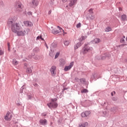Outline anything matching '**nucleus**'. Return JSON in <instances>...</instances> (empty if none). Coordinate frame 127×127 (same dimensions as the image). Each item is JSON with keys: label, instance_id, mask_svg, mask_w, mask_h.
Returning a JSON list of instances; mask_svg holds the SVG:
<instances>
[{"label": "nucleus", "instance_id": "nucleus-1", "mask_svg": "<svg viewBox=\"0 0 127 127\" xmlns=\"http://www.w3.org/2000/svg\"><path fill=\"white\" fill-rule=\"evenodd\" d=\"M22 25H23V24H22V22H14L13 24L11 25V31L12 32H14V33H15Z\"/></svg>", "mask_w": 127, "mask_h": 127}, {"label": "nucleus", "instance_id": "nucleus-2", "mask_svg": "<svg viewBox=\"0 0 127 127\" xmlns=\"http://www.w3.org/2000/svg\"><path fill=\"white\" fill-rule=\"evenodd\" d=\"M16 33L18 36H24L26 34V31L24 29V26L22 25V26L16 31Z\"/></svg>", "mask_w": 127, "mask_h": 127}, {"label": "nucleus", "instance_id": "nucleus-3", "mask_svg": "<svg viewBox=\"0 0 127 127\" xmlns=\"http://www.w3.org/2000/svg\"><path fill=\"white\" fill-rule=\"evenodd\" d=\"M17 20V17L16 16H12L9 18L7 21V24L8 25H11L14 23V22Z\"/></svg>", "mask_w": 127, "mask_h": 127}, {"label": "nucleus", "instance_id": "nucleus-4", "mask_svg": "<svg viewBox=\"0 0 127 127\" xmlns=\"http://www.w3.org/2000/svg\"><path fill=\"white\" fill-rule=\"evenodd\" d=\"M47 106L49 108H53V109H56L58 107L57 103L54 102V100L52 99V102L50 103L47 104Z\"/></svg>", "mask_w": 127, "mask_h": 127}, {"label": "nucleus", "instance_id": "nucleus-5", "mask_svg": "<svg viewBox=\"0 0 127 127\" xmlns=\"http://www.w3.org/2000/svg\"><path fill=\"white\" fill-rule=\"evenodd\" d=\"M22 8V4L21 2L18 1L16 2L15 4V9L17 11H20Z\"/></svg>", "mask_w": 127, "mask_h": 127}, {"label": "nucleus", "instance_id": "nucleus-6", "mask_svg": "<svg viewBox=\"0 0 127 127\" xmlns=\"http://www.w3.org/2000/svg\"><path fill=\"white\" fill-rule=\"evenodd\" d=\"M58 28L59 30L56 29H53L52 31V33L54 34H58V33H60V32H64V30L59 26H58Z\"/></svg>", "mask_w": 127, "mask_h": 127}, {"label": "nucleus", "instance_id": "nucleus-7", "mask_svg": "<svg viewBox=\"0 0 127 127\" xmlns=\"http://www.w3.org/2000/svg\"><path fill=\"white\" fill-rule=\"evenodd\" d=\"M93 50V48L90 47L86 45L83 48V54H86V53H88V52H90Z\"/></svg>", "mask_w": 127, "mask_h": 127}, {"label": "nucleus", "instance_id": "nucleus-8", "mask_svg": "<svg viewBox=\"0 0 127 127\" xmlns=\"http://www.w3.org/2000/svg\"><path fill=\"white\" fill-rule=\"evenodd\" d=\"M11 118H12V115L9 113V112H8L4 117V119L5 121H10L11 120Z\"/></svg>", "mask_w": 127, "mask_h": 127}, {"label": "nucleus", "instance_id": "nucleus-9", "mask_svg": "<svg viewBox=\"0 0 127 127\" xmlns=\"http://www.w3.org/2000/svg\"><path fill=\"white\" fill-rule=\"evenodd\" d=\"M73 65H74V62L70 63L68 66H66L64 67V70L65 71H68V70H70V69H71V68L73 67Z\"/></svg>", "mask_w": 127, "mask_h": 127}, {"label": "nucleus", "instance_id": "nucleus-10", "mask_svg": "<svg viewBox=\"0 0 127 127\" xmlns=\"http://www.w3.org/2000/svg\"><path fill=\"white\" fill-rule=\"evenodd\" d=\"M39 123L42 126H46L47 125V120L46 119H41Z\"/></svg>", "mask_w": 127, "mask_h": 127}, {"label": "nucleus", "instance_id": "nucleus-11", "mask_svg": "<svg viewBox=\"0 0 127 127\" xmlns=\"http://www.w3.org/2000/svg\"><path fill=\"white\" fill-rule=\"evenodd\" d=\"M24 24L26 26L31 27L33 25V24H32V22L29 21H25L24 22Z\"/></svg>", "mask_w": 127, "mask_h": 127}, {"label": "nucleus", "instance_id": "nucleus-12", "mask_svg": "<svg viewBox=\"0 0 127 127\" xmlns=\"http://www.w3.org/2000/svg\"><path fill=\"white\" fill-rule=\"evenodd\" d=\"M77 0H71L69 3V6L72 7L73 5L76 4Z\"/></svg>", "mask_w": 127, "mask_h": 127}, {"label": "nucleus", "instance_id": "nucleus-13", "mask_svg": "<svg viewBox=\"0 0 127 127\" xmlns=\"http://www.w3.org/2000/svg\"><path fill=\"white\" fill-rule=\"evenodd\" d=\"M82 44H83V43H82L81 42H79L77 43L75 45H74L75 50H76V49H78L80 46H82Z\"/></svg>", "mask_w": 127, "mask_h": 127}, {"label": "nucleus", "instance_id": "nucleus-14", "mask_svg": "<svg viewBox=\"0 0 127 127\" xmlns=\"http://www.w3.org/2000/svg\"><path fill=\"white\" fill-rule=\"evenodd\" d=\"M56 70V66H52L51 68V72L52 75H54V74H55Z\"/></svg>", "mask_w": 127, "mask_h": 127}, {"label": "nucleus", "instance_id": "nucleus-15", "mask_svg": "<svg viewBox=\"0 0 127 127\" xmlns=\"http://www.w3.org/2000/svg\"><path fill=\"white\" fill-rule=\"evenodd\" d=\"M32 3L35 6H37L39 4V2H38V0H32Z\"/></svg>", "mask_w": 127, "mask_h": 127}, {"label": "nucleus", "instance_id": "nucleus-16", "mask_svg": "<svg viewBox=\"0 0 127 127\" xmlns=\"http://www.w3.org/2000/svg\"><path fill=\"white\" fill-rule=\"evenodd\" d=\"M60 65H61V66H64V65H65V60H64V59H61L60 60Z\"/></svg>", "mask_w": 127, "mask_h": 127}, {"label": "nucleus", "instance_id": "nucleus-17", "mask_svg": "<svg viewBox=\"0 0 127 127\" xmlns=\"http://www.w3.org/2000/svg\"><path fill=\"white\" fill-rule=\"evenodd\" d=\"M26 72L28 73V74L32 73V69H31V67L27 68Z\"/></svg>", "mask_w": 127, "mask_h": 127}, {"label": "nucleus", "instance_id": "nucleus-18", "mask_svg": "<svg viewBox=\"0 0 127 127\" xmlns=\"http://www.w3.org/2000/svg\"><path fill=\"white\" fill-rule=\"evenodd\" d=\"M125 38H126V36H123V38H121L120 41L121 42V43H124V44H125L126 43V40H125Z\"/></svg>", "mask_w": 127, "mask_h": 127}, {"label": "nucleus", "instance_id": "nucleus-19", "mask_svg": "<svg viewBox=\"0 0 127 127\" xmlns=\"http://www.w3.org/2000/svg\"><path fill=\"white\" fill-rule=\"evenodd\" d=\"M16 104L18 107L21 106V103L20 102V100H19V99L16 101Z\"/></svg>", "mask_w": 127, "mask_h": 127}, {"label": "nucleus", "instance_id": "nucleus-20", "mask_svg": "<svg viewBox=\"0 0 127 127\" xmlns=\"http://www.w3.org/2000/svg\"><path fill=\"white\" fill-rule=\"evenodd\" d=\"M93 43H99L100 42V39L98 38H95L94 40L93 41Z\"/></svg>", "mask_w": 127, "mask_h": 127}, {"label": "nucleus", "instance_id": "nucleus-21", "mask_svg": "<svg viewBox=\"0 0 127 127\" xmlns=\"http://www.w3.org/2000/svg\"><path fill=\"white\" fill-rule=\"evenodd\" d=\"M112 31V28H111L110 27H108L105 28V31L106 32H109V31Z\"/></svg>", "mask_w": 127, "mask_h": 127}, {"label": "nucleus", "instance_id": "nucleus-22", "mask_svg": "<svg viewBox=\"0 0 127 127\" xmlns=\"http://www.w3.org/2000/svg\"><path fill=\"white\" fill-rule=\"evenodd\" d=\"M87 38V36H82L80 39H79V41L81 42V41H83V40H85Z\"/></svg>", "mask_w": 127, "mask_h": 127}, {"label": "nucleus", "instance_id": "nucleus-23", "mask_svg": "<svg viewBox=\"0 0 127 127\" xmlns=\"http://www.w3.org/2000/svg\"><path fill=\"white\" fill-rule=\"evenodd\" d=\"M122 20H123L124 21H125V20H127V15H123L122 16Z\"/></svg>", "mask_w": 127, "mask_h": 127}, {"label": "nucleus", "instance_id": "nucleus-24", "mask_svg": "<svg viewBox=\"0 0 127 127\" xmlns=\"http://www.w3.org/2000/svg\"><path fill=\"white\" fill-rule=\"evenodd\" d=\"M126 46H127V37H126V42H125V44L120 45L119 47H124Z\"/></svg>", "mask_w": 127, "mask_h": 127}, {"label": "nucleus", "instance_id": "nucleus-25", "mask_svg": "<svg viewBox=\"0 0 127 127\" xmlns=\"http://www.w3.org/2000/svg\"><path fill=\"white\" fill-rule=\"evenodd\" d=\"M12 63H13V65H17V64H18V62H17V61H16V60L14 59L12 61Z\"/></svg>", "mask_w": 127, "mask_h": 127}, {"label": "nucleus", "instance_id": "nucleus-26", "mask_svg": "<svg viewBox=\"0 0 127 127\" xmlns=\"http://www.w3.org/2000/svg\"><path fill=\"white\" fill-rule=\"evenodd\" d=\"M86 126H88V123H85L84 124H81L79 126V127H86Z\"/></svg>", "mask_w": 127, "mask_h": 127}, {"label": "nucleus", "instance_id": "nucleus-27", "mask_svg": "<svg viewBox=\"0 0 127 127\" xmlns=\"http://www.w3.org/2000/svg\"><path fill=\"white\" fill-rule=\"evenodd\" d=\"M84 114H85V117H88L91 114V112L90 111H86Z\"/></svg>", "mask_w": 127, "mask_h": 127}, {"label": "nucleus", "instance_id": "nucleus-28", "mask_svg": "<svg viewBox=\"0 0 127 127\" xmlns=\"http://www.w3.org/2000/svg\"><path fill=\"white\" fill-rule=\"evenodd\" d=\"M69 42L68 41H65L64 42V44L65 46H68L69 45Z\"/></svg>", "mask_w": 127, "mask_h": 127}, {"label": "nucleus", "instance_id": "nucleus-29", "mask_svg": "<svg viewBox=\"0 0 127 127\" xmlns=\"http://www.w3.org/2000/svg\"><path fill=\"white\" fill-rule=\"evenodd\" d=\"M59 55H60V53H57V54L55 56V59H57V58H58V57H59Z\"/></svg>", "mask_w": 127, "mask_h": 127}, {"label": "nucleus", "instance_id": "nucleus-30", "mask_svg": "<svg viewBox=\"0 0 127 127\" xmlns=\"http://www.w3.org/2000/svg\"><path fill=\"white\" fill-rule=\"evenodd\" d=\"M81 93H88V90L84 89L82 90H81Z\"/></svg>", "mask_w": 127, "mask_h": 127}, {"label": "nucleus", "instance_id": "nucleus-31", "mask_svg": "<svg viewBox=\"0 0 127 127\" xmlns=\"http://www.w3.org/2000/svg\"><path fill=\"white\" fill-rule=\"evenodd\" d=\"M76 27H77V28H80V27H81V23H78L76 25Z\"/></svg>", "mask_w": 127, "mask_h": 127}, {"label": "nucleus", "instance_id": "nucleus-32", "mask_svg": "<svg viewBox=\"0 0 127 127\" xmlns=\"http://www.w3.org/2000/svg\"><path fill=\"white\" fill-rule=\"evenodd\" d=\"M81 117L82 118H85V117H86V115L85 114V112H83L81 113Z\"/></svg>", "mask_w": 127, "mask_h": 127}, {"label": "nucleus", "instance_id": "nucleus-33", "mask_svg": "<svg viewBox=\"0 0 127 127\" xmlns=\"http://www.w3.org/2000/svg\"><path fill=\"white\" fill-rule=\"evenodd\" d=\"M3 53H4L3 51L0 50V55H2Z\"/></svg>", "mask_w": 127, "mask_h": 127}, {"label": "nucleus", "instance_id": "nucleus-34", "mask_svg": "<svg viewBox=\"0 0 127 127\" xmlns=\"http://www.w3.org/2000/svg\"><path fill=\"white\" fill-rule=\"evenodd\" d=\"M90 13H93V9H90L89 10Z\"/></svg>", "mask_w": 127, "mask_h": 127}, {"label": "nucleus", "instance_id": "nucleus-35", "mask_svg": "<svg viewBox=\"0 0 127 127\" xmlns=\"http://www.w3.org/2000/svg\"><path fill=\"white\" fill-rule=\"evenodd\" d=\"M40 38H41V36H38L37 37V40H39V39H40Z\"/></svg>", "mask_w": 127, "mask_h": 127}, {"label": "nucleus", "instance_id": "nucleus-36", "mask_svg": "<svg viewBox=\"0 0 127 127\" xmlns=\"http://www.w3.org/2000/svg\"><path fill=\"white\" fill-rule=\"evenodd\" d=\"M28 14H29V15H32V12H28Z\"/></svg>", "mask_w": 127, "mask_h": 127}, {"label": "nucleus", "instance_id": "nucleus-37", "mask_svg": "<svg viewBox=\"0 0 127 127\" xmlns=\"http://www.w3.org/2000/svg\"><path fill=\"white\" fill-rule=\"evenodd\" d=\"M114 94H116V92L114 91L113 92H112L111 96H114Z\"/></svg>", "mask_w": 127, "mask_h": 127}, {"label": "nucleus", "instance_id": "nucleus-38", "mask_svg": "<svg viewBox=\"0 0 127 127\" xmlns=\"http://www.w3.org/2000/svg\"><path fill=\"white\" fill-rule=\"evenodd\" d=\"M63 2H66L67 1V0H63Z\"/></svg>", "mask_w": 127, "mask_h": 127}, {"label": "nucleus", "instance_id": "nucleus-39", "mask_svg": "<svg viewBox=\"0 0 127 127\" xmlns=\"http://www.w3.org/2000/svg\"><path fill=\"white\" fill-rule=\"evenodd\" d=\"M51 12H52L51 10L49 11L48 12L49 14H51Z\"/></svg>", "mask_w": 127, "mask_h": 127}, {"label": "nucleus", "instance_id": "nucleus-40", "mask_svg": "<svg viewBox=\"0 0 127 127\" xmlns=\"http://www.w3.org/2000/svg\"><path fill=\"white\" fill-rule=\"evenodd\" d=\"M7 46H8V47H10L9 43H7Z\"/></svg>", "mask_w": 127, "mask_h": 127}, {"label": "nucleus", "instance_id": "nucleus-41", "mask_svg": "<svg viewBox=\"0 0 127 127\" xmlns=\"http://www.w3.org/2000/svg\"><path fill=\"white\" fill-rule=\"evenodd\" d=\"M40 39H41V40H44V39L42 38V37H41Z\"/></svg>", "mask_w": 127, "mask_h": 127}, {"label": "nucleus", "instance_id": "nucleus-42", "mask_svg": "<svg viewBox=\"0 0 127 127\" xmlns=\"http://www.w3.org/2000/svg\"><path fill=\"white\" fill-rule=\"evenodd\" d=\"M29 99H31L32 97L31 96H28Z\"/></svg>", "mask_w": 127, "mask_h": 127}, {"label": "nucleus", "instance_id": "nucleus-43", "mask_svg": "<svg viewBox=\"0 0 127 127\" xmlns=\"http://www.w3.org/2000/svg\"><path fill=\"white\" fill-rule=\"evenodd\" d=\"M9 50H10V47H8V51H9Z\"/></svg>", "mask_w": 127, "mask_h": 127}, {"label": "nucleus", "instance_id": "nucleus-44", "mask_svg": "<svg viewBox=\"0 0 127 127\" xmlns=\"http://www.w3.org/2000/svg\"><path fill=\"white\" fill-rule=\"evenodd\" d=\"M125 62H126V63H127V59H126L125 60Z\"/></svg>", "mask_w": 127, "mask_h": 127}, {"label": "nucleus", "instance_id": "nucleus-45", "mask_svg": "<svg viewBox=\"0 0 127 127\" xmlns=\"http://www.w3.org/2000/svg\"><path fill=\"white\" fill-rule=\"evenodd\" d=\"M119 10H122V8H119Z\"/></svg>", "mask_w": 127, "mask_h": 127}, {"label": "nucleus", "instance_id": "nucleus-46", "mask_svg": "<svg viewBox=\"0 0 127 127\" xmlns=\"http://www.w3.org/2000/svg\"><path fill=\"white\" fill-rule=\"evenodd\" d=\"M46 47H47V49H48V46H47V45H46Z\"/></svg>", "mask_w": 127, "mask_h": 127}, {"label": "nucleus", "instance_id": "nucleus-47", "mask_svg": "<svg viewBox=\"0 0 127 127\" xmlns=\"http://www.w3.org/2000/svg\"><path fill=\"white\" fill-rule=\"evenodd\" d=\"M49 55H50V56H51V54H50V53Z\"/></svg>", "mask_w": 127, "mask_h": 127}, {"label": "nucleus", "instance_id": "nucleus-48", "mask_svg": "<svg viewBox=\"0 0 127 127\" xmlns=\"http://www.w3.org/2000/svg\"><path fill=\"white\" fill-rule=\"evenodd\" d=\"M127 42V40H125V42Z\"/></svg>", "mask_w": 127, "mask_h": 127}, {"label": "nucleus", "instance_id": "nucleus-49", "mask_svg": "<svg viewBox=\"0 0 127 127\" xmlns=\"http://www.w3.org/2000/svg\"><path fill=\"white\" fill-rule=\"evenodd\" d=\"M66 7H68V5L66 6Z\"/></svg>", "mask_w": 127, "mask_h": 127}]
</instances>
